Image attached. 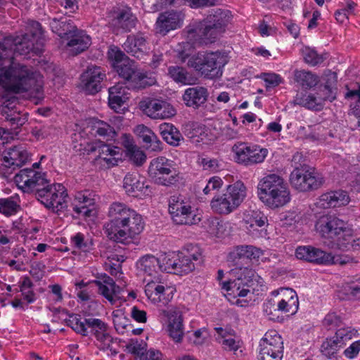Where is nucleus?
I'll return each instance as SVG.
<instances>
[{"label":"nucleus","mask_w":360,"mask_h":360,"mask_svg":"<svg viewBox=\"0 0 360 360\" xmlns=\"http://www.w3.org/2000/svg\"><path fill=\"white\" fill-rule=\"evenodd\" d=\"M42 46L30 39L29 34L16 39L13 48L8 49L0 43V86L8 93H39L42 88L41 75L31 71L26 65L15 63L13 55L27 56L30 52L39 55Z\"/></svg>","instance_id":"f257e3e1"},{"label":"nucleus","mask_w":360,"mask_h":360,"mask_svg":"<svg viewBox=\"0 0 360 360\" xmlns=\"http://www.w3.org/2000/svg\"><path fill=\"white\" fill-rule=\"evenodd\" d=\"M14 179L24 191L35 192L36 198L46 208L58 212L68 207L65 187L61 184H51L46 173L25 168L20 170Z\"/></svg>","instance_id":"f03ea898"},{"label":"nucleus","mask_w":360,"mask_h":360,"mask_svg":"<svg viewBox=\"0 0 360 360\" xmlns=\"http://www.w3.org/2000/svg\"><path fill=\"white\" fill-rule=\"evenodd\" d=\"M109 221L104 225L107 237L112 241L129 244L144 229L142 216L127 205L115 202L108 210Z\"/></svg>","instance_id":"7ed1b4c3"},{"label":"nucleus","mask_w":360,"mask_h":360,"mask_svg":"<svg viewBox=\"0 0 360 360\" xmlns=\"http://www.w3.org/2000/svg\"><path fill=\"white\" fill-rule=\"evenodd\" d=\"M230 274L234 278L221 283V290L225 292L226 297L232 304L240 307H247L248 302L239 297H246L250 288L254 290L255 283H262V278L252 269L244 266L232 269Z\"/></svg>","instance_id":"20e7f679"},{"label":"nucleus","mask_w":360,"mask_h":360,"mask_svg":"<svg viewBox=\"0 0 360 360\" xmlns=\"http://www.w3.org/2000/svg\"><path fill=\"white\" fill-rule=\"evenodd\" d=\"M16 96L6 98L0 105L1 120L6 122V128L0 127V145H4L13 134L17 135L18 130L28 120V113L21 110Z\"/></svg>","instance_id":"39448f33"},{"label":"nucleus","mask_w":360,"mask_h":360,"mask_svg":"<svg viewBox=\"0 0 360 360\" xmlns=\"http://www.w3.org/2000/svg\"><path fill=\"white\" fill-rule=\"evenodd\" d=\"M316 229L322 237L331 239L338 249H345L352 239V229L347 221L334 215L321 216Z\"/></svg>","instance_id":"423d86ee"},{"label":"nucleus","mask_w":360,"mask_h":360,"mask_svg":"<svg viewBox=\"0 0 360 360\" xmlns=\"http://www.w3.org/2000/svg\"><path fill=\"white\" fill-rule=\"evenodd\" d=\"M226 63V57L221 52L215 51L198 53L188 58L187 65L204 78L215 79L222 76L223 68Z\"/></svg>","instance_id":"0eeeda50"},{"label":"nucleus","mask_w":360,"mask_h":360,"mask_svg":"<svg viewBox=\"0 0 360 360\" xmlns=\"http://www.w3.org/2000/svg\"><path fill=\"white\" fill-rule=\"evenodd\" d=\"M247 195L244 184L238 181L229 185L226 191L214 196L210 202L212 211L217 214L227 215L236 210Z\"/></svg>","instance_id":"6e6552de"},{"label":"nucleus","mask_w":360,"mask_h":360,"mask_svg":"<svg viewBox=\"0 0 360 360\" xmlns=\"http://www.w3.org/2000/svg\"><path fill=\"white\" fill-rule=\"evenodd\" d=\"M74 148L81 154L98 153L94 160L95 163L107 168L117 165L118 161L121 160L122 150L120 148L112 146L99 140L91 142L84 141V143H80L79 146L75 145Z\"/></svg>","instance_id":"1a4fd4ad"},{"label":"nucleus","mask_w":360,"mask_h":360,"mask_svg":"<svg viewBox=\"0 0 360 360\" xmlns=\"http://www.w3.org/2000/svg\"><path fill=\"white\" fill-rule=\"evenodd\" d=\"M148 174L155 184L166 186L175 185L180 179L176 165L163 156L151 160Z\"/></svg>","instance_id":"9d476101"},{"label":"nucleus","mask_w":360,"mask_h":360,"mask_svg":"<svg viewBox=\"0 0 360 360\" xmlns=\"http://www.w3.org/2000/svg\"><path fill=\"white\" fill-rule=\"evenodd\" d=\"M236 162L246 167L263 162L269 151L257 144L238 141L231 148Z\"/></svg>","instance_id":"9b49d317"},{"label":"nucleus","mask_w":360,"mask_h":360,"mask_svg":"<svg viewBox=\"0 0 360 360\" xmlns=\"http://www.w3.org/2000/svg\"><path fill=\"white\" fill-rule=\"evenodd\" d=\"M290 182L292 186L301 192L318 188L322 184V179L309 165L294 168L290 174Z\"/></svg>","instance_id":"f8f14e48"},{"label":"nucleus","mask_w":360,"mask_h":360,"mask_svg":"<svg viewBox=\"0 0 360 360\" xmlns=\"http://www.w3.org/2000/svg\"><path fill=\"white\" fill-rule=\"evenodd\" d=\"M29 160L28 152L22 146L9 148L2 158L0 165V176L8 178L13 172L22 167Z\"/></svg>","instance_id":"ddd939ff"},{"label":"nucleus","mask_w":360,"mask_h":360,"mask_svg":"<svg viewBox=\"0 0 360 360\" xmlns=\"http://www.w3.org/2000/svg\"><path fill=\"white\" fill-rule=\"evenodd\" d=\"M65 323L68 326L82 336H87L89 333L95 335L108 329L107 323L101 319L89 317L84 319V321H82L80 315L76 314H70L69 318L65 319Z\"/></svg>","instance_id":"4468645a"},{"label":"nucleus","mask_w":360,"mask_h":360,"mask_svg":"<svg viewBox=\"0 0 360 360\" xmlns=\"http://www.w3.org/2000/svg\"><path fill=\"white\" fill-rule=\"evenodd\" d=\"M222 32L219 28L216 27V26H214L205 20L204 22L200 23L196 28L188 30L189 49H193V46L195 44L213 43L218 35Z\"/></svg>","instance_id":"2eb2a0df"},{"label":"nucleus","mask_w":360,"mask_h":360,"mask_svg":"<svg viewBox=\"0 0 360 360\" xmlns=\"http://www.w3.org/2000/svg\"><path fill=\"white\" fill-rule=\"evenodd\" d=\"M109 18L112 27L126 32L134 28L137 22V18L132 13L131 8L126 5L112 7L109 12Z\"/></svg>","instance_id":"dca6fc26"},{"label":"nucleus","mask_w":360,"mask_h":360,"mask_svg":"<svg viewBox=\"0 0 360 360\" xmlns=\"http://www.w3.org/2000/svg\"><path fill=\"white\" fill-rule=\"evenodd\" d=\"M105 77V72L101 67L89 66L80 77L83 89L89 94L98 93L101 89V82Z\"/></svg>","instance_id":"f3484780"},{"label":"nucleus","mask_w":360,"mask_h":360,"mask_svg":"<svg viewBox=\"0 0 360 360\" xmlns=\"http://www.w3.org/2000/svg\"><path fill=\"white\" fill-rule=\"evenodd\" d=\"M95 200L91 197L89 191H79L75 193L73 200L70 203V207L75 217H83L84 219L93 215Z\"/></svg>","instance_id":"a211bd4d"},{"label":"nucleus","mask_w":360,"mask_h":360,"mask_svg":"<svg viewBox=\"0 0 360 360\" xmlns=\"http://www.w3.org/2000/svg\"><path fill=\"white\" fill-rule=\"evenodd\" d=\"M297 259L317 264L327 265L332 260V255L311 245L298 246L295 250Z\"/></svg>","instance_id":"6ab92c4d"},{"label":"nucleus","mask_w":360,"mask_h":360,"mask_svg":"<svg viewBox=\"0 0 360 360\" xmlns=\"http://www.w3.org/2000/svg\"><path fill=\"white\" fill-rule=\"evenodd\" d=\"M277 308L274 310L288 315H294L299 308L296 292L291 288H281L277 292Z\"/></svg>","instance_id":"aec40b11"},{"label":"nucleus","mask_w":360,"mask_h":360,"mask_svg":"<svg viewBox=\"0 0 360 360\" xmlns=\"http://www.w3.org/2000/svg\"><path fill=\"white\" fill-rule=\"evenodd\" d=\"M123 188L129 195L134 197L148 195L151 192L144 177L138 173L127 174L123 180Z\"/></svg>","instance_id":"412c9836"},{"label":"nucleus","mask_w":360,"mask_h":360,"mask_svg":"<svg viewBox=\"0 0 360 360\" xmlns=\"http://www.w3.org/2000/svg\"><path fill=\"white\" fill-rule=\"evenodd\" d=\"M148 38L141 32L127 36L123 44L124 50L131 56L141 58L149 50Z\"/></svg>","instance_id":"4be33fe9"},{"label":"nucleus","mask_w":360,"mask_h":360,"mask_svg":"<svg viewBox=\"0 0 360 360\" xmlns=\"http://www.w3.org/2000/svg\"><path fill=\"white\" fill-rule=\"evenodd\" d=\"M283 342L276 330L267 331L259 342V352L283 355Z\"/></svg>","instance_id":"5701e85b"},{"label":"nucleus","mask_w":360,"mask_h":360,"mask_svg":"<svg viewBox=\"0 0 360 360\" xmlns=\"http://www.w3.org/2000/svg\"><path fill=\"white\" fill-rule=\"evenodd\" d=\"M217 333L216 341L225 351L236 352L241 347L240 340L236 337V332L231 328H214Z\"/></svg>","instance_id":"b1692460"},{"label":"nucleus","mask_w":360,"mask_h":360,"mask_svg":"<svg viewBox=\"0 0 360 360\" xmlns=\"http://www.w3.org/2000/svg\"><path fill=\"white\" fill-rule=\"evenodd\" d=\"M94 283L98 287V292L114 304L117 295L120 292V288L115 284L114 280L104 274L98 276Z\"/></svg>","instance_id":"393cba45"},{"label":"nucleus","mask_w":360,"mask_h":360,"mask_svg":"<svg viewBox=\"0 0 360 360\" xmlns=\"http://www.w3.org/2000/svg\"><path fill=\"white\" fill-rule=\"evenodd\" d=\"M180 21L177 11H170L160 13L155 24L156 32L165 36L169 31L175 30Z\"/></svg>","instance_id":"a878e982"},{"label":"nucleus","mask_w":360,"mask_h":360,"mask_svg":"<svg viewBox=\"0 0 360 360\" xmlns=\"http://www.w3.org/2000/svg\"><path fill=\"white\" fill-rule=\"evenodd\" d=\"M250 234L255 237H263L266 234L264 227L267 224V217L260 211H250L245 217Z\"/></svg>","instance_id":"bb28decb"},{"label":"nucleus","mask_w":360,"mask_h":360,"mask_svg":"<svg viewBox=\"0 0 360 360\" xmlns=\"http://www.w3.org/2000/svg\"><path fill=\"white\" fill-rule=\"evenodd\" d=\"M349 202L347 193L342 190L330 191L322 194L318 201L320 207L327 209L346 205Z\"/></svg>","instance_id":"cd10ccee"},{"label":"nucleus","mask_w":360,"mask_h":360,"mask_svg":"<svg viewBox=\"0 0 360 360\" xmlns=\"http://www.w3.org/2000/svg\"><path fill=\"white\" fill-rule=\"evenodd\" d=\"M286 186L288 184L282 176L276 174H268L263 177L258 184V197L259 198L262 196L266 197L267 194Z\"/></svg>","instance_id":"c85d7f7f"},{"label":"nucleus","mask_w":360,"mask_h":360,"mask_svg":"<svg viewBox=\"0 0 360 360\" xmlns=\"http://www.w3.org/2000/svg\"><path fill=\"white\" fill-rule=\"evenodd\" d=\"M167 317L165 330L168 336L175 342H180V310L173 307L164 311Z\"/></svg>","instance_id":"c756f323"},{"label":"nucleus","mask_w":360,"mask_h":360,"mask_svg":"<svg viewBox=\"0 0 360 360\" xmlns=\"http://www.w3.org/2000/svg\"><path fill=\"white\" fill-rule=\"evenodd\" d=\"M128 89L124 84L117 83L108 89V105L118 112L124 103L129 100Z\"/></svg>","instance_id":"7c9ffc66"},{"label":"nucleus","mask_w":360,"mask_h":360,"mask_svg":"<svg viewBox=\"0 0 360 360\" xmlns=\"http://www.w3.org/2000/svg\"><path fill=\"white\" fill-rule=\"evenodd\" d=\"M208 96L207 88L201 86L189 87L185 90L183 99L186 105L194 109L205 103Z\"/></svg>","instance_id":"2f4dec72"},{"label":"nucleus","mask_w":360,"mask_h":360,"mask_svg":"<svg viewBox=\"0 0 360 360\" xmlns=\"http://www.w3.org/2000/svg\"><path fill=\"white\" fill-rule=\"evenodd\" d=\"M292 103L314 111H321L323 109V104L316 92L311 93L304 90L299 91L294 97Z\"/></svg>","instance_id":"473e14b6"},{"label":"nucleus","mask_w":360,"mask_h":360,"mask_svg":"<svg viewBox=\"0 0 360 360\" xmlns=\"http://www.w3.org/2000/svg\"><path fill=\"white\" fill-rule=\"evenodd\" d=\"M121 144L125 149L126 156L135 165H141L146 161V156L134 143L129 134H122Z\"/></svg>","instance_id":"72a5a7b5"},{"label":"nucleus","mask_w":360,"mask_h":360,"mask_svg":"<svg viewBox=\"0 0 360 360\" xmlns=\"http://www.w3.org/2000/svg\"><path fill=\"white\" fill-rule=\"evenodd\" d=\"M67 46L73 56H77L86 50L91 44V37L82 30H77L70 37Z\"/></svg>","instance_id":"f704fd0d"},{"label":"nucleus","mask_w":360,"mask_h":360,"mask_svg":"<svg viewBox=\"0 0 360 360\" xmlns=\"http://www.w3.org/2000/svg\"><path fill=\"white\" fill-rule=\"evenodd\" d=\"M266 205L271 208L283 207L290 200V194L288 186L276 190L267 194L266 197L262 196L259 198Z\"/></svg>","instance_id":"c9c22d12"},{"label":"nucleus","mask_w":360,"mask_h":360,"mask_svg":"<svg viewBox=\"0 0 360 360\" xmlns=\"http://www.w3.org/2000/svg\"><path fill=\"white\" fill-rule=\"evenodd\" d=\"M263 255V251L253 245H240L231 252L228 255L229 261L236 262L238 259H248L250 260H258Z\"/></svg>","instance_id":"e433bc0d"},{"label":"nucleus","mask_w":360,"mask_h":360,"mask_svg":"<svg viewBox=\"0 0 360 360\" xmlns=\"http://www.w3.org/2000/svg\"><path fill=\"white\" fill-rule=\"evenodd\" d=\"M51 30L60 37L69 39V37L77 30L71 19L68 17L53 18L50 22Z\"/></svg>","instance_id":"4c0bfd02"},{"label":"nucleus","mask_w":360,"mask_h":360,"mask_svg":"<svg viewBox=\"0 0 360 360\" xmlns=\"http://www.w3.org/2000/svg\"><path fill=\"white\" fill-rule=\"evenodd\" d=\"M293 75L297 85L304 90L315 87L319 82V76L311 71L295 70Z\"/></svg>","instance_id":"58836bf2"},{"label":"nucleus","mask_w":360,"mask_h":360,"mask_svg":"<svg viewBox=\"0 0 360 360\" xmlns=\"http://www.w3.org/2000/svg\"><path fill=\"white\" fill-rule=\"evenodd\" d=\"M231 19L232 15L230 11L215 8L211 11L205 20L224 32L225 27L231 22Z\"/></svg>","instance_id":"ea45409f"},{"label":"nucleus","mask_w":360,"mask_h":360,"mask_svg":"<svg viewBox=\"0 0 360 360\" xmlns=\"http://www.w3.org/2000/svg\"><path fill=\"white\" fill-rule=\"evenodd\" d=\"M137 131L140 138L146 144L148 149L157 152L162 150V143L150 129L144 125H141L137 127Z\"/></svg>","instance_id":"a19ab883"},{"label":"nucleus","mask_w":360,"mask_h":360,"mask_svg":"<svg viewBox=\"0 0 360 360\" xmlns=\"http://www.w3.org/2000/svg\"><path fill=\"white\" fill-rule=\"evenodd\" d=\"M181 225L193 226L198 224L201 220L199 210L193 205L185 203L181 200Z\"/></svg>","instance_id":"79ce46f5"},{"label":"nucleus","mask_w":360,"mask_h":360,"mask_svg":"<svg viewBox=\"0 0 360 360\" xmlns=\"http://www.w3.org/2000/svg\"><path fill=\"white\" fill-rule=\"evenodd\" d=\"M145 292L146 295L151 298L153 295L155 294L158 297H153V300H169V295L172 294L173 290L168 287L165 288L163 285H158L154 281H148L145 288Z\"/></svg>","instance_id":"37998d69"},{"label":"nucleus","mask_w":360,"mask_h":360,"mask_svg":"<svg viewBox=\"0 0 360 360\" xmlns=\"http://www.w3.org/2000/svg\"><path fill=\"white\" fill-rule=\"evenodd\" d=\"M179 253V251L165 253L162 258L160 259V269L169 274H177L178 263L180 260Z\"/></svg>","instance_id":"c03bdc74"},{"label":"nucleus","mask_w":360,"mask_h":360,"mask_svg":"<svg viewBox=\"0 0 360 360\" xmlns=\"http://www.w3.org/2000/svg\"><path fill=\"white\" fill-rule=\"evenodd\" d=\"M152 84V80H150L146 73L137 70L131 76V78H129L124 83V85L128 89L139 90L151 86Z\"/></svg>","instance_id":"a18cd8bd"},{"label":"nucleus","mask_w":360,"mask_h":360,"mask_svg":"<svg viewBox=\"0 0 360 360\" xmlns=\"http://www.w3.org/2000/svg\"><path fill=\"white\" fill-rule=\"evenodd\" d=\"M137 267L140 271L153 276L157 273V269H160V259L153 255H146L138 261Z\"/></svg>","instance_id":"49530a36"},{"label":"nucleus","mask_w":360,"mask_h":360,"mask_svg":"<svg viewBox=\"0 0 360 360\" xmlns=\"http://www.w3.org/2000/svg\"><path fill=\"white\" fill-rule=\"evenodd\" d=\"M162 139L169 144L176 146L180 141L179 131L173 124L162 123L159 127Z\"/></svg>","instance_id":"de8ad7c7"},{"label":"nucleus","mask_w":360,"mask_h":360,"mask_svg":"<svg viewBox=\"0 0 360 360\" xmlns=\"http://www.w3.org/2000/svg\"><path fill=\"white\" fill-rule=\"evenodd\" d=\"M91 124L92 130L95 135L102 137L113 138L116 134L114 128L104 121L94 120Z\"/></svg>","instance_id":"09e8293b"},{"label":"nucleus","mask_w":360,"mask_h":360,"mask_svg":"<svg viewBox=\"0 0 360 360\" xmlns=\"http://www.w3.org/2000/svg\"><path fill=\"white\" fill-rule=\"evenodd\" d=\"M20 205L13 198H0V214L9 217L16 214Z\"/></svg>","instance_id":"8fccbe9b"},{"label":"nucleus","mask_w":360,"mask_h":360,"mask_svg":"<svg viewBox=\"0 0 360 360\" xmlns=\"http://www.w3.org/2000/svg\"><path fill=\"white\" fill-rule=\"evenodd\" d=\"M71 243L75 248L87 252L92 250V240L85 239L83 233L78 232L70 238Z\"/></svg>","instance_id":"3c124183"},{"label":"nucleus","mask_w":360,"mask_h":360,"mask_svg":"<svg viewBox=\"0 0 360 360\" xmlns=\"http://www.w3.org/2000/svg\"><path fill=\"white\" fill-rule=\"evenodd\" d=\"M115 69L118 75L125 80V82L131 78V76L137 70L134 62L130 59H125L124 63L117 65Z\"/></svg>","instance_id":"603ef678"},{"label":"nucleus","mask_w":360,"mask_h":360,"mask_svg":"<svg viewBox=\"0 0 360 360\" xmlns=\"http://www.w3.org/2000/svg\"><path fill=\"white\" fill-rule=\"evenodd\" d=\"M160 101L159 99L147 98L139 103V107L144 114L155 120Z\"/></svg>","instance_id":"864d4df0"},{"label":"nucleus","mask_w":360,"mask_h":360,"mask_svg":"<svg viewBox=\"0 0 360 360\" xmlns=\"http://www.w3.org/2000/svg\"><path fill=\"white\" fill-rule=\"evenodd\" d=\"M302 53L304 61L311 66L322 63L326 58V54H319L316 51L309 47L304 48Z\"/></svg>","instance_id":"5fc2aeb1"},{"label":"nucleus","mask_w":360,"mask_h":360,"mask_svg":"<svg viewBox=\"0 0 360 360\" xmlns=\"http://www.w3.org/2000/svg\"><path fill=\"white\" fill-rule=\"evenodd\" d=\"M28 32L30 39L37 41V45L43 46L44 44V31L41 24L37 21H31L29 23Z\"/></svg>","instance_id":"6e6d98bb"},{"label":"nucleus","mask_w":360,"mask_h":360,"mask_svg":"<svg viewBox=\"0 0 360 360\" xmlns=\"http://www.w3.org/2000/svg\"><path fill=\"white\" fill-rule=\"evenodd\" d=\"M356 331L349 327L338 329L333 337L338 343L340 347H342L347 341L350 340L355 335Z\"/></svg>","instance_id":"4d7b16f0"},{"label":"nucleus","mask_w":360,"mask_h":360,"mask_svg":"<svg viewBox=\"0 0 360 360\" xmlns=\"http://www.w3.org/2000/svg\"><path fill=\"white\" fill-rule=\"evenodd\" d=\"M202 255L201 250L197 245L186 244L181 249V259H191L198 262Z\"/></svg>","instance_id":"13d9d810"},{"label":"nucleus","mask_w":360,"mask_h":360,"mask_svg":"<svg viewBox=\"0 0 360 360\" xmlns=\"http://www.w3.org/2000/svg\"><path fill=\"white\" fill-rule=\"evenodd\" d=\"M94 336L96 340V346L101 350L109 349L112 343L113 339L108 332V329H105L101 333H98Z\"/></svg>","instance_id":"bf43d9fd"},{"label":"nucleus","mask_w":360,"mask_h":360,"mask_svg":"<svg viewBox=\"0 0 360 360\" xmlns=\"http://www.w3.org/2000/svg\"><path fill=\"white\" fill-rule=\"evenodd\" d=\"M179 211L180 202H179V197L175 195L172 196L168 205V212L172 220L176 224H180Z\"/></svg>","instance_id":"052dcab7"},{"label":"nucleus","mask_w":360,"mask_h":360,"mask_svg":"<svg viewBox=\"0 0 360 360\" xmlns=\"http://www.w3.org/2000/svg\"><path fill=\"white\" fill-rule=\"evenodd\" d=\"M340 348L341 347L334 338H330L326 339V340L323 342L321 346V352L324 356L331 357L336 354Z\"/></svg>","instance_id":"680f3d73"},{"label":"nucleus","mask_w":360,"mask_h":360,"mask_svg":"<svg viewBox=\"0 0 360 360\" xmlns=\"http://www.w3.org/2000/svg\"><path fill=\"white\" fill-rule=\"evenodd\" d=\"M175 115V110L169 103L161 100L155 120L168 119Z\"/></svg>","instance_id":"e2e57ef3"},{"label":"nucleus","mask_w":360,"mask_h":360,"mask_svg":"<svg viewBox=\"0 0 360 360\" xmlns=\"http://www.w3.org/2000/svg\"><path fill=\"white\" fill-rule=\"evenodd\" d=\"M226 224L222 221H219L217 219H212L209 221L207 231L212 236L220 238L225 234Z\"/></svg>","instance_id":"0e129e2a"},{"label":"nucleus","mask_w":360,"mask_h":360,"mask_svg":"<svg viewBox=\"0 0 360 360\" xmlns=\"http://www.w3.org/2000/svg\"><path fill=\"white\" fill-rule=\"evenodd\" d=\"M108 58L112 63L114 68L117 65H120L125 59H129L125 53L117 47L111 48L108 53Z\"/></svg>","instance_id":"69168bd1"},{"label":"nucleus","mask_w":360,"mask_h":360,"mask_svg":"<svg viewBox=\"0 0 360 360\" xmlns=\"http://www.w3.org/2000/svg\"><path fill=\"white\" fill-rule=\"evenodd\" d=\"M216 139V135L212 133L211 129L205 125H202L201 130L198 137L195 140V144L200 143L208 144Z\"/></svg>","instance_id":"338daca9"},{"label":"nucleus","mask_w":360,"mask_h":360,"mask_svg":"<svg viewBox=\"0 0 360 360\" xmlns=\"http://www.w3.org/2000/svg\"><path fill=\"white\" fill-rule=\"evenodd\" d=\"M202 124L198 123H188L184 128V135L195 143V140L198 137L201 130Z\"/></svg>","instance_id":"774afa93"}]
</instances>
